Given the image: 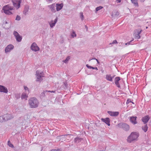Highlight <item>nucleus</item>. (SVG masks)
Returning <instances> with one entry per match:
<instances>
[{"instance_id": "obj_1", "label": "nucleus", "mask_w": 151, "mask_h": 151, "mask_svg": "<svg viewBox=\"0 0 151 151\" xmlns=\"http://www.w3.org/2000/svg\"><path fill=\"white\" fill-rule=\"evenodd\" d=\"M28 103L30 108H34L38 106L39 102L37 99L36 98L32 97L30 98L29 100Z\"/></svg>"}, {"instance_id": "obj_2", "label": "nucleus", "mask_w": 151, "mask_h": 151, "mask_svg": "<svg viewBox=\"0 0 151 151\" xmlns=\"http://www.w3.org/2000/svg\"><path fill=\"white\" fill-rule=\"evenodd\" d=\"M139 136V134L136 132H132L128 137L127 139V141L129 143L134 141L137 140Z\"/></svg>"}, {"instance_id": "obj_3", "label": "nucleus", "mask_w": 151, "mask_h": 151, "mask_svg": "<svg viewBox=\"0 0 151 151\" xmlns=\"http://www.w3.org/2000/svg\"><path fill=\"white\" fill-rule=\"evenodd\" d=\"M3 10L4 12L6 14L11 15L12 13L10 11L13 9V7L8 5L4 6L3 8Z\"/></svg>"}, {"instance_id": "obj_4", "label": "nucleus", "mask_w": 151, "mask_h": 151, "mask_svg": "<svg viewBox=\"0 0 151 151\" xmlns=\"http://www.w3.org/2000/svg\"><path fill=\"white\" fill-rule=\"evenodd\" d=\"M117 126L126 131H129L130 128L129 125L125 123H119L117 125Z\"/></svg>"}, {"instance_id": "obj_5", "label": "nucleus", "mask_w": 151, "mask_h": 151, "mask_svg": "<svg viewBox=\"0 0 151 151\" xmlns=\"http://www.w3.org/2000/svg\"><path fill=\"white\" fill-rule=\"evenodd\" d=\"M36 77L37 78L36 80L37 81H41L42 80V78L44 77L43 73L39 70H37L36 72Z\"/></svg>"}, {"instance_id": "obj_6", "label": "nucleus", "mask_w": 151, "mask_h": 151, "mask_svg": "<svg viewBox=\"0 0 151 151\" xmlns=\"http://www.w3.org/2000/svg\"><path fill=\"white\" fill-rule=\"evenodd\" d=\"M12 1L14 7L16 9H17L20 7L22 0H12Z\"/></svg>"}, {"instance_id": "obj_7", "label": "nucleus", "mask_w": 151, "mask_h": 151, "mask_svg": "<svg viewBox=\"0 0 151 151\" xmlns=\"http://www.w3.org/2000/svg\"><path fill=\"white\" fill-rule=\"evenodd\" d=\"M142 31V30L139 29H136L134 31V35L136 39H139L140 38V34Z\"/></svg>"}, {"instance_id": "obj_8", "label": "nucleus", "mask_w": 151, "mask_h": 151, "mask_svg": "<svg viewBox=\"0 0 151 151\" xmlns=\"http://www.w3.org/2000/svg\"><path fill=\"white\" fill-rule=\"evenodd\" d=\"M13 35L17 42H20L21 41L22 39V37L17 32L14 31L13 32Z\"/></svg>"}, {"instance_id": "obj_9", "label": "nucleus", "mask_w": 151, "mask_h": 151, "mask_svg": "<svg viewBox=\"0 0 151 151\" xmlns=\"http://www.w3.org/2000/svg\"><path fill=\"white\" fill-rule=\"evenodd\" d=\"M31 49L33 51L36 52L39 51L40 50L39 47L37 46V44L35 43H33L31 45Z\"/></svg>"}, {"instance_id": "obj_10", "label": "nucleus", "mask_w": 151, "mask_h": 151, "mask_svg": "<svg viewBox=\"0 0 151 151\" xmlns=\"http://www.w3.org/2000/svg\"><path fill=\"white\" fill-rule=\"evenodd\" d=\"M129 119L132 124H135L137 123V117L136 116H132L129 117Z\"/></svg>"}, {"instance_id": "obj_11", "label": "nucleus", "mask_w": 151, "mask_h": 151, "mask_svg": "<svg viewBox=\"0 0 151 151\" xmlns=\"http://www.w3.org/2000/svg\"><path fill=\"white\" fill-rule=\"evenodd\" d=\"M14 47L13 45L12 44H10L8 45L5 49V52L6 53L10 52L11 50L14 48Z\"/></svg>"}, {"instance_id": "obj_12", "label": "nucleus", "mask_w": 151, "mask_h": 151, "mask_svg": "<svg viewBox=\"0 0 151 151\" xmlns=\"http://www.w3.org/2000/svg\"><path fill=\"white\" fill-rule=\"evenodd\" d=\"M4 120L5 121L11 119L13 118V116L11 114H7L4 115Z\"/></svg>"}, {"instance_id": "obj_13", "label": "nucleus", "mask_w": 151, "mask_h": 151, "mask_svg": "<svg viewBox=\"0 0 151 151\" xmlns=\"http://www.w3.org/2000/svg\"><path fill=\"white\" fill-rule=\"evenodd\" d=\"M120 80V78L119 77H117L114 79V82L116 86L118 88H120L119 81Z\"/></svg>"}, {"instance_id": "obj_14", "label": "nucleus", "mask_w": 151, "mask_h": 151, "mask_svg": "<svg viewBox=\"0 0 151 151\" xmlns=\"http://www.w3.org/2000/svg\"><path fill=\"white\" fill-rule=\"evenodd\" d=\"M47 92H50L51 93H55V91H48L47 90H45L43 92L41 93L40 94V97L41 98H43L45 96V94H46Z\"/></svg>"}, {"instance_id": "obj_15", "label": "nucleus", "mask_w": 151, "mask_h": 151, "mask_svg": "<svg viewBox=\"0 0 151 151\" xmlns=\"http://www.w3.org/2000/svg\"><path fill=\"white\" fill-rule=\"evenodd\" d=\"M150 119V118L149 115H147L143 117L142 119V120L144 124H146L148 122Z\"/></svg>"}, {"instance_id": "obj_16", "label": "nucleus", "mask_w": 151, "mask_h": 151, "mask_svg": "<svg viewBox=\"0 0 151 151\" xmlns=\"http://www.w3.org/2000/svg\"><path fill=\"white\" fill-rule=\"evenodd\" d=\"M0 92L7 93L8 92L7 89L4 86L0 85Z\"/></svg>"}, {"instance_id": "obj_17", "label": "nucleus", "mask_w": 151, "mask_h": 151, "mask_svg": "<svg viewBox=\"0 0 151 151\" xmlns=\"http://www.w3.org/2000/svg\"><path fill=\"white\" fill-rule=\"evenodd\" d=\"M29 93L28 92V91L26 92H23L21 96V98L22 99H27V98L28 96V94Z\"/></svg>"}, {"instance_id": "obj_18", "label": "nucleus", "mask_w": 151, "mask_h": 151, "mask_svg": "<svg viewBox=\"0 0 151 151\" xmlns=\"http://www.w3.org/2000/svg\"><path fill=\"white\" fill-rule=\"evenodd\" d=\"M107 112L111 116H117L119 114V112L118 111L113 112L108 111Z\"/></svg>"}, {"instance_id": "obj_19", "label": "nucleus", "mask_w": 151, "mask_h": 151, "mask_svg": "<svg viewBox=\"0 0 151 151\" xmlns=\"http://www.w3.org/2000/svg\"><path fill=\"white\" fill-rule=\"evenodd\" d=\"M101 120L102 121L105 122L108 126H110V120L109 118L107 117L105 119L102 118L101 119Z\"/></svg>"}, {"instance_id": "obj_20", "label": "nucleus", "mask_w": 151, "mask_h": 151, "mask_svg": "<svg viewBox=\"0 0 151 151\" xmlns=\"http://www.w3.org/2000/svg\"><path fill=\"white\" fill-rule=\"evenodd\" d=\"M58 21V17H56L54 21L52 20L51 22H49L50 26L51 28L55 26Z\"/></svg>"}, {"instance_id": "obj_21", "label": "nucleus", "mask_w": 151, "mask_h": 151, "mask_svg": "<svg viewBox=\"0 0 151 151\" xmlns=\"http://www.w3.org/2000/svg\"><path fill=\"white\" fill-rule=\"evenodd\" d=\"M63 6V4H56V10L58 11L61 10Z\"/></svg>"}, {"instance_id": "obj_22", "label": "nucleus", "mask_w": 151, "mask_h": 151, "mask_svg": "<svg viewBox=\"0 0 151 151\" xmlns=\"http://www.w3.org/2000/svg\"><path fill=\"white\" fill-rule=\"evenodd\" d=\"M50 9H51V11L52 12H56L55 9V4H53L49 6Z\"/></svg>"}, {"instance_id": "obj_23", "label": "nucleus", "mask_w": 151, "mask_h": 151, "mask_svg": "<svg viewBox=\"0 0 151 151\" xmlns=\"http://www.w3.org/2000/svg\"><path fill=\"white\" fill-rule=\"evenodd\" d=\"M105 78L106 80L109 81H112L113 80H112V78L111 75H106Z\"/></svg>"}, {"instance_id": "obj_24", "label": "nucleus", "mask_w": 151, "mask_h": 151, "mask_svg": "<svg viewBox=\"0 0 151 151\" xmlns=\"http://www.w3.org/2000/svg\"><path fill=\"white\" fill-rule=\"evenodd\" d=\"M29 10V7L28 6H26L24 9V10L23 11V14L25 15H26L27 14V12Z\"/></svg>"}, {"instance_id": "obj_25", "label": "nucleus", "mask_w": 151, "mask_h": 151, "mask_svg": "<svg viewBox=\"0 0 151 151\" xmlns=\"http://www.w3.org/2000/svg\"><path fill=\"white\" fill-rule=\"evenodd\" d=\"M82 139L80 137H76L74 139V142L76 143H78L81 142Z\"/></svg>"}, {"instance_id": "obj_26", "label": "nucleus", "mask_w": 151, "mask_h": 151, "mask_svg": "<svg viewBox=\"0 0 151 151\" xmlns=\"http://www.w3.org/2000/svg\"><path fill=\"white\" fill-rule=\"evenodd\" d=\"M148 128V127L147 124H145L142 126V129L145 132L147 131Z\"/></svg>"}, {"instance_id": "obj_27", "label": "nucleus", "mask_w": 151, "mask_h": 151, "mask_svg": "<svg viewBox=\"0 0 151 151\" xmlns=\"http://www.w3.org/2000/svg\"><path fill=\"white\" fill-rule=\"evenodd\" d=\"M132 3L136 6H138V3H137V0H131Z\"/></svg>"}, {"instance_id": "obj_28", "label": "nucleus", "mask_w": 151, "mask_h": 151, "mask_svg": "<svg viewBox=\"0 0 151 151\" xmlns=\"http://www.w3.org/2000/svg\"><path fill=\"white\" fill-rule=\"evenodd\" d=\"M62 88L64 89H66L68 88V85L66 83H64L62 85Z\"/></svg>"}, {"instance_id": "obj_29", "label": "nucleus", "mask_w": 151, "mask_h": 151, "mask_svg": "<svg viewBox=\"0 0 151 151\" xmlns=\"http://www.w3.org/2000/svg\"><path fill=\"white\" fill-rule=\"evenodd\" d=\"M20 93H16L15 94V98L17 99H18L20 98Z\"/></svg>"}, {"instance_id": "obj_30", "label": "nucleus", "mask_w": 151, "mask_h": 151, "mask_svg": "<svg viewBox=\"0 0 151 151\" xmlns=\"http://www.w3.org/2000/svg\"><path fill=\"white\" fill-rule=\"evenodd\" d=\"M24 88L25 90L24 92L27 93L28 91L29 93V89L27 86H24Z\"/></svg>"}, {"instance_id": "obj_31", "label": "nucleus", "mask_w": 151, "mask_h": 151, "mask_svg": "<svg viewBox=\"0 0 151 151\" xmlns=\"http://www.w3.org/2000/svg\"><path fill=\"white\" fill-rule=\"evenodd\" d=\"M102 8H103V7H102L101 6H99L96 7V9L95 12H96L98 11L101 10V9Z\"/></svg>"}, {"instance_id": "obj_32", "label": "nucleus", "mask_w": 151, "mask_h": 151, "mask_svg": "<svg viewBox=\"0 0 151 151\" xmlns=\"http://www.w3.org/2000/svg\"><path fill=\"white\" fill-rule=\"evenodd\" d=\"M70 59V57H68L65 60H63V62H64L65 63H67L69 60Z\"/></svg>"}, {"instance_id": "obj_33", "label": "nucleus", "mask_w": 151, "mask_h": 151, "mask_svg": "<svg viewBox=\"0 0 151 151\" xmlns=\"http://www.w3.org/2000/svg\"><path fill=\"white\" fill-rule=\"evenodd\" d=\"M4 118V115L3 116H0V122H2L5 121Z\"/></svg>"}, {"instance_id": "obj_34", "label": "nucleus", "mask_w": 151, "mask_h": 151, "mask_svg": "<svg viewBox=\"0 0 151 151\" xmlns=\"http://www.w3.org/2000/svg\"><path fill=\"white\" fill-rule=\"evenodd\" d=\"M8 145L10 147H14V146L11 143V142L9 141L8 142Z\"/></svg>"}, {"instance_id": "obj_35", "label": "nucleus", "mask_w": 151, "mask_h": 151, "mask_svg": "<svg viewBox=\"0 0 151 151\" xmlns=\"http://www.w3.org/2000/svg\"><path fill=\"white\" fill-rule=\"evenodd\" d=\"M71 36L72 37H74L76 36V35L75 32L73 31L71 35Z\"/></svg>"}, {"instance_id": "obj_36", "label": "nucleus", "mask_w": 151, "mask_h": 151, "mask_svg": "<svg viewBox=\"0 0 151 151\" xmlns=\"http://www.w3.org/2000/svg\"><path fill=\"white\" fill-rule=\"evenodd\" d=\"M21 19V17L17 15L16 17L15 20H16L19 21Z\"/></svg>"}, {"instance_id": "obj_37", "label": "nucleus", "mask_w": 151, "mask_h": 151, "mask_svg": "<svg viewBox=\"0 0 151 151\" xmlns=\"http://www.w3.org/2000/svg\"><path fill=\"white\" fill-rule=\"evenodd\" d=\"M80 18L82 19V20H83V13L81 12L80 13Z\"/></svg>"}, {"instance_id": "obj_38", "label": "nucleus", "mask_w": 151, "mask_h": 151, "mask_svg": "<svg viewBox=\"0 0 151 151\" xmlns=\"http://www.w3.org/2000/svg\"><path fill=\"white\" fill-rule=\"evenodd\" d=\"M112 13V16H113V15H116V16H118V15H119V12H116V14H114V13H113V12Z\"/></svg>"}, {"instance_id": "obj_39", "label": "nucleus", "mask_w": 151, "mask_h": 151, "mask_svg": "<svg viewBox=\"0 0 151 151\" xmlns=\"http://www.w3.org/2000/svg\"><path fill=\"white\" fill-rule=\"evenodd\" d=\"M86 67L88 69H92L93 67L89 65L88 64L86 65Z\"/></svg>"}, {"instance_id": "obj_40", "label": "nucleus", "mask_w": 151, "mask_h": 151, "mask_svg": "<svg viewBox=\"0 0 151 151\" xmlns=\"http://www.w3.org/2000/svg\"><path fill=\"white\" fill-rule=\"evenodd\" d=\"M132 102V101L130 99H128L127 100V101L126 102V104H128L130 102Z\"/></svg>"}, {"instance_id": "obj_41", "label": "nucleus", "mask_w": 151, "mask_h": 151, "mask_svg": "<svg viewBox=\"0 0 151 151\" xmlns=\"http://www.w3.org/2000/svg\"><path fill=\"white\" fill-rule=\"evenodd\" d=\"M117 43V41L116 40H114L113 41V42L111 43H110V44H116V43Z\"/></svg>"}, {"instance_id": "obj_42", "label": "nucleus", "mask_w": 151, "mask_h": 151, "mask_svg": "<svg viewBox=\"0 0 151 151\" xmlns=\"http://www.w3.org/2000/svg\"><path fill=\"white\" fill-rule=\"evenodd\" d=\"M50 151H61V150L60 149H52Z\"/></svg>"}, {"instance_id": "obj_43", "label": "nucleus", "mask_w": 151, "mask_h": 151, "mask_svg": "<svg viewBox=\"0 0 151 151\" xmlns=\"http://www.w3.org/2000/svg\"><path fill=\"white\" fill-rule=\"evenodd\" d=\"M132 41V40H131L130 42H127V44H128V45H129L131 44V42Z\"/></svg>"}, {"instance_id": "obj_44", "label": "nucleus", "mask_w": 151, "mask_h": 151, "mask_svg": "<svg viewBox=\"0 0 151 151\" xmlns=\"http://www.w3.org/2000/svg\"><path fill=\"white\" fill-rule=\"evenodd\" d=\"M93 59H90L89 60V61H90L91 60ZM96 59V61H97V63H99V62L98 60L97 59Z\"/></svg>"}, {"instance_id": "obj_45", "label": "nucleus", "mask_w": 151, "mask_h": 151, "mask_svg": "<svg viewBox=\"0 0 151 151\" xmlns=\"http://www.w3.org/2000/svg\"><path fill=\"white\" fill-rule=\"evenodd\" d=\"M92 69H95V70H98V69L97 68V67H93V68H92Z\"/></svg>"}, {"instance_id": "obj_46", "label": "nucleus", "mask_w": 151, "mask_h": 151, "mask_svg": "<svg viewBox=\"0 0 151 151\" xmlns=\"http://www.w3.org/2000/svg\"><path fill=\"white\" fill-rule=\"evenodd\" d=\"M68 135H62L61 136L62 137H67Z\"/></svg>"}, {"instance_id": "obj_47", "label": "nucleus", "mask_w": 151, "mask_h": 151, "mask_svg": "<svg viewBox=\"0 0 151 151\" xmlns=\"http://www.w3.org/2000/svg\"><path fill=\"white\" fill-rule=\"evenodd\" d=\"M123 43L122 42H121V43H119V46H121V45Z\"/></svg>"}, {"instance_id": "obj_48", "label": "nucleus", "mask_w": 151, "mask_h": 151, "mask_svg": "<svg viewBox=\"0 0 151 151\" xmlns=\"http://www.w3.org/2000/svg\"><path fill=\"white\" fill-rule=\"evenodd\" d=\"M145 0H140V1L141 2H144Z\"/></svg>"}, {"instance_id": "obj_49", "label": "nucleus", "mask_w": 151, "mask_h": 151, "mask_svg": "<svg viewBox=\"0 0 151 151\" xmlns=\"http://www.w3.org/2000/svg\"><path fill=\"white\" fill-rule=\"evenodd\" d=\"M118 2L119 3L121 1V0H117Z\"/></svg>"}, {"instance_id": "obj_50", "label": "nucleus", "mask_w": 151, "mask_h": 151, "mask_svg": "<svg viewBox=\"0 0 151 151\" xmlns=\"http://www.w3.org/2000/svg\"><path fill=\"white\" fill-rule=\"evenodd\" d=\"M114 76H111L112 80V79L114 78Z\"/></svg>"}, {"instance_id": "obj_51", "label": "nucleus", "mask_w": 151, "mask_h": 151, "mask_svg": "<svg viewBox=\"0 0 151 151\" xmlns=\"http://www.w3.org/2000/svg\"><path fill=\"white\" fill-rule=\"evenodd\" d=\"M8 23L7 22H5V24H7Z\"/></svg>"}, {"instance_id": "obj_52", "label": "nucleus", "mask_w": 151, "mask_h": 151, "mask_svg": "<svg viewBox=\"0 0 151 151\" xmlns=\"http://www.w3.org/2000/svg\"><path fill=\"white\" fill-rule=\"evenodd\" d=\"M48 92H47V93H46V94H45V96H46V95H48Z\"/></svg>"}, {"instance_id": "obj_53", "label": "nucleus", "mask_w": 151, "mask_h": 151, "mask_svg": "<svg viewBox=\"0 0 151 151\" xmlns=\"http://www.w3.org/2000/svg\"><path fill=\"white\" fill-rule=\"evenodd\" d=\"M125 44L126 45H128V44H127V43H126Z\"/></svg>"}, {"instance_id": "obj_54", "label": "nucleus", "mask_w": 151, "mask_h": 151, "mask_svg": "<svg viewBox=\"0 0 151 151\" xmlns=\"http://www.w3.org/2000/svg\"><path fill=\"white\" fill-rule=\"evenodd\" d=\"M87 28V27L86 26H85Z\"/></svg>"}, {"instance_id": "obj_55", "label": "nucleus", "mask_w": 151, "mask_h": 151, "mask_svg": "<svg viewBox=\"0 0 151 151\" xmlns=\"http://www.w3.org/2000/svg\"><path fill=\"white\" fill-rule=\"evenodd\" d=\"M146 29L147 28V27H146Z\"/></svg>"}, {"instance_id": "obj_56", "label": "nucleus", "mask_w": 151, "mask_h": 151, "mask_svg": "<svg viewBox=\"0 0 151 151\" xmlns=\"http://www.w3.org/2000/svg\"><path fill=\"white\" fill-rule=\"evenodd\" d=\"M132 102V103L134 104V103H133V102Z\"/></svg>"}]
</instances>
